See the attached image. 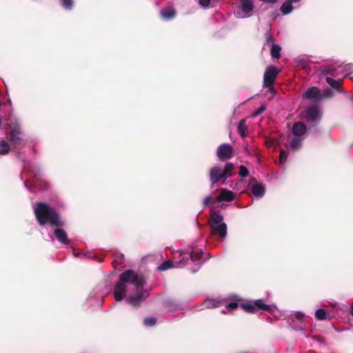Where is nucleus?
Returning a JSON list of instances; mask_svg holds the SVG:
<instances>
[{"label": "nucleus", "mask_w": 353, "mask_h": 353, "mask_svg": "<svg viewBox=\"0 0 353 353\" xmlns=\"http://www.w3.org/2000/svg\"><path fill=\"white\" fill-rule=\"evenodd\" d=\"M34 213L39 224L41 226L50 224L57 227L53 232L57 239L64 245H68L70 241L68 238L66 232L60 228L65 226V222L57 210L48 203L37 202L34 206Z\"/></svg>", "instance_id": "nucleus-1"}, {"label": "nucleus", "mask_w": 353, "mask_h": 353, "mask_svg": "<svg viewBox=\"0 0 353 353\" xmlns=\"http://www.w3.org/2000/svg\"><path fill=\"white\" fill-rule=\"evenodd\" d=\"M132 283L137 288H143L145 285V281L143 276H139L132 270H128L119 276V279L115 285L114 296L117 301L123 299L126 293V283Z\"/></svg>", "instance_id": "nucleus-2"}, {"label": "nucleus", "mask_w": 353, "mask_h": 353, "mask_svg": "<svg viewBox=\"0 0 353 353\" xmlns=\"http://www.w3.org/2000/svg\"><path fill=\"white\" fill-rule=\"evenodd\" d=\"M222 215L214 212L210 215V225L211 233L224 239L227 235V225L223 222Z\"/></svg>", "instance_id": "nucleus-3"}, {"label": "nucleus", "mask_w": 353, "mask_h": 353, "mask_svg": "<svg viewBox=\"0 0 353 353\" xmlns=\"http://www.w3.org/2000/svg\"><path fill=\"white\" fill-rule=\"evenodd\" d=\"M240 307L246 312L255 314L260 310L268 311L272 312L273 311L272 307L270 305L265 304L263 299H260L254 301H248L245 303H241Z\"/></svg>", "instance_id": "nucleus-4"}, {"label": "nucleus", "mask_w": 353, "mask_h": 353, "mask_svg": "<svg viewBox=\"0 0 353 353\" xmlns=\"http://www.w3.org/2000/svg\"><path fill=\"white\" fill-rule=\"evenodd\" d=\"M10 144L14 148H18L25 145V141L22 138V133L19 126H14L10 132Z\"/></svg>", "instance_id": "nucleus-5"}, {"label": "nucleus", "mask_w": 353, "mask_h": 353, "mask_svg": "<svg viewBox=\"0 0 353 353\" xmlns=\"http://www.w3.org/2000/svg\"><path fill=\"white\" fill-rule=\"evenodd\" d=\"M279 72L275 66L268 65L263 74V85H274Z\"/></svg>", "instance_id": "nucleus-6"}, {"label": "nucleus", "mask_w": 353, "mask_h": 353, "mask_svg": "<svg viewBox=\"0 0 353 353\" xmlns=\"http://www.w3.org/2000/svg\"><path fill=\"white\" fill-rule=\"evenodd\" d=\"M216 155L220 161H225L233 157L234 149L230 144H221L217 149Z\"/></svg>", "instance_id": "nucleus-7"}, {"label": "nucleus", "mask_w": 353, "mask_h": 353, "mask_svg": "<svg viewBox=\"0 0 353 353\" xmlns=\"http://www.w3.org/2000/svg\"><path fill=\"white\" fill-rule=\"evenodd\" d=\"M149 293L147 291L137 292L134 294L129 296L126 301L128 304L137 307L139 306L141 303L148 297Z\"/></svg>", "instance_id": "nucleus-8"}, {"label": "nucleus", "mask_w": 353, "mask_h": 353, "mask_svg": "<svg viewBox=\"0 0 353 353\" xmlns=\"http://www.w3.org/2000/svg\"><path fill=\"white\" fill-rule=\"evenodd\" d=\"M319 117L320 112L317 105H310L305 110V118L308 122H315Z\"/></svg>", "instance_id": "nucleus-9"}, {"label": "nucleus", "mask_w": 353, "mask_h": 353, "mask_svg": "<svg viewBox=\"0 0 353 353\" xmlns=\"http://www.w3.org/2000/svg\"><path fill=\"white\" fill-rule=\"evenodd\" d=\"M303 97L309 99L319 101L322 99L321 90L317 87L309 88L303 94Z\"/></svg>", "instance_id": "nucleus-10"}, {"label": "nucleus", "mask_w": 353, "mask_h": 353, "mask_svg": "<svg viewBox=\"0 0 353 353\" xmlns=\"http://www.w3.org/2000/svg\"><path fill=\"white\" fill-rule=\"evenodd\" d=\"M222 179H225L222 169L219 166H214L210 170V180L212 185L215 184Z\"/></svg>", "instance_id": "nucleus-11"}, {"label": "nucleus", "mask_w": 353, "mask_h": 353, "mask_svg": "<svg viewBox=\"0 0 353 353\" xmlns=\"http://www.w3.org/2000/svg\"><path fill=\"white\" fill-rule=\"evenodd\" d=\"M306 126L301 121L296 122L292 129V134L294 136L301 137L305 134L306 132Z\"/></svg>", "instance_id": "nucleus-12"}, {"label": "nucleus", "mask_w": 353, "mask_h": 353, "mask_svg": "<svg viewBox=\"0 0 353 353\" xmlns=\"http://www.w3.org/2000/svg\"><path fill=\"white\" fill-rule=\"evenodd\" d=\"M234 198V193L227 189H224L221 191L219 195L216 198L217 202L222 201H232Z\"/></svg>", "instance_id": "nucleus-13"}, {"label": "nucleus", "mask_w": 353, "mask_h": 353, "mask_svg": "<svg viewBox=\"0 0 353 353\" xmlns=\"http://www.w3.org/2000/svg\"><path fill=\"white\" fill-rule=\"evenodd\" d=\"M326 83L334 90H336L339 92H342V83L343 80H335L331 77H326L325 79Z\"/></svg>", "instance_id": "nucleus-14"}, {"label": "nucleus", "mask_w": 353, "mask_h": 353, "mask_svg": "<svg viewBox=\"0 0 353 353\" xmlns=\"http://www.w3.org/2000/svg\"><path fill=\"white\" fill-rule=\"evenodd\" d=\"M254 9L253 0H242L241 1V10L243 12L248 16H250L251 12Z\"/></svg>", "instance_id": "nucleus-15"}, {"label": "nucleus", "mask_w": 353, "mask_h": 353, "mask_svg": "<svg viewBox=\"0 0 353 353\" xmlns=\"http://www.w3.org/2000/svg\"><path fill=\"white\" fill-rule=\"evenodd\" d=\"M161 17L166 20L173 19L176 15V10L172 7H166L161 10Z\"/></svg>", "instance_id": "nucleus-16"}, {"label": "nucleus", "mask_w": 353, "mask_h": 353, "mask_svg": "<svg viewBox=\"0 0 353 353\" xmlns=\"http://www.w3.org/2000/svg\"><path fill=\"white\" fill-rule=\"evenodd\" d=\"M252 193L254 196L261 198L265 194V188L262 184H254L252 187Z\"/></svg>", "instance_id": "nucleus-17"}, {"label": "nucleus", "mask_w": 353, "mask_h": 353, "mask_svg": "<svg viewBox=\"0 0 353 353\" xmlns=\"http://www.w3.org/2000/svg\"><path fill=\"white\" fill-rule=\"evenodd\" d=\"M281 48L278 44H272L270 49V54L272 58L279 59L281 58Z\"/></svg>", "instance_id": "nucleus-18"}, {"label": "nucleus", "mask_w": 353, "mask_h": 353, "mask_svg": "<svg viewBox=\"0 0 353 353\" xmlns=\"http://www.w3.org/2000/svg\"><path fill=\"white\" fill-rule=\"evenodd\" d=\"M248 127L245 119H242L239 121L238 125V132L242 137H245L248 135L247 133Z\"/></svg>", "instance_id": "nucleus-19"}, {"label": "nucleus", "mask_w": 353, "mask_h": 353, "mask_svg": "<svg viewBox=\"0 0 353 353\" xmlns=\"http://www.w3.org/2000/svg\"><path fill=\"white\" fill-rule=\"evenodd\" d=\"M234 168V164L229 162L225 165L223 170H222L225 179L232 176V171Z\"/></svg>", "instance_id": "nucleus-20"}, {"label": "nucleus", "mask_w": 353, "mask_h": 353, "mask_svg": "<svg viewBox=\"0 0 353 353\" xmlns=\"http://www.w3.org/2000/svg\"><path fill=\"white\" fill-rule=\"evenodd\" d=\"M203 252L201 249L194 248L190 253V256L192 261H196L201 259Z\"/></svg>", "instance_id": "nucleus-21"}, {"label": "nucleus", "mask_w": 353, "mask_h": 353, "mask_svg": "<svg viewBox=\"0 0 353 353\" xmlns=\"http://www.w3.org/2000/svg\"><path fill=\"white\" fill-rule=\"evenodd\" d=\"M10 146L6 140L0 141V155L7 154L10 151Z\"/></svg>", "instance_id": "nucleus-22"}, {"label": "nucleus", "mask_w": 353, "mask_h": 353, "mask_svg": "<svg viewBox=\"0 0 353 353\" xmlns=\"http://www.w3.org/2000/svg\"><path fill=\"white\" fill-rule=\"evenodd\" d=\"M320 71L323 74L325 75H334V72L336 71V68L334 66L329 65V66H321L320 68Z\"/></svg>", "instance_id": "nucleus-23"}, {"label": "nucleus", "mask_w": 353, "mask_h": 353, "mask_svg": "<svg viewBox=\"0 0 353 353\" xmlns=\"http://www.w3.org/2000/svg\"><path fill=\"white\" fill-rule=\"evenodd\" d=\"M292 3L287 0L281 5L280 10L283 14H288L292 10Z\"/></svg>", "instance_id": "nucleus-24"}, {"label": "nucleus", "mask_w": 353, "mask_h": 353, "mask_svg": "<svg viewBox=\"0 0 353 353\" xmlns=\"http://www.w3.org/2000/svg\"><path fill=\"white\" fill-rule=\"evenodd\" d=\"M315 317L318 320L323 321L327 319V314L324 309L321 308L315 312Z\"/></svg>", "instance_id": "nucleus-25"}, {"label": "nucleus", "mask_w": 353, "mask_h": 353, "mask_svg": "<svg viewBox=\"0 0 353 353\" xmlns=\"http://www.w3.org/2000/svg\"><path fill=\"white\" fill-rule=\"evenodd\" d=\"M173 267V263L172 261L168 260L163 263H162L160 265L158 266L157 270L159 271H165L168 270Z\"/></svg>", "instance_id": "nucleus-26"}, {"label": "nucleus", "mask_w": 353, "mask_h": 353, "mask_svg": "<svg viewBox=\"0 0 353 353\" xmlns=\"http://www.w3.org/2000/svg\"><path fill=\"white\" fill-rule=\"evenodd\" d=\"M302 147V142L297 139H293L290 143V148L292 150L296 151Z\"/></svg>", "instance_id": "nucleus-27"}, {"label": "nucleus", "mask_w": 353, "mask_h": 353, "mask_svg": "<svg viewBox=\"0 0 353 353\" xmlns=\"http://www.w3.org/2000/svg\"><path fill=\"white\" fill-rule=\"evenodd\" d=\"M61 5L68 10H72L73 7V0H60Z\"/></svg>", "instance_id": "nucleus-28"}, {"label": "nucleus", "mask_w": 353, "mask_h": 353, "mask_svg": "<svg viewBox=\"0 0 353 353\" xmlns=\"http://www.w3.org/2000/svg\"><path fill=\"white\" fill-rule=\"evenodd\" d=\"M321 94H322V99H325V98L332 97L334 94V92L331 89L326 88L323 90V92H321Z\"/></svg>", "instance_id": "nucleus-29"}, {"label": "nucleus", "mask_w": 353, "mask_h": 353, "mask_svg": "<svg viewBox=\"0 0 353 353\" xmlns=\"http://www.w3.org/2000/svg\"><path fill=\"white\" fill-rule=\"evenodd\" d=\"M157 323V319L154 317H147L144 320V324L147 326H153Z\"/></svg>", "instance_id": "nucleus-30"}, {"label": "nucleus", "mask_w": 353, "mask_h": 353, "mask_svg": "<svg viewBox=\"0 0 353 353\" xmlns=\"http://www.w3.org/2000/svg\"><path fill=\"white\" fill-rule=\"evenodd\" d=\"M116 258L117 259L112 261V264L114 266L120 265L124 262V256L123 254H119Z\"/></svg>", "instance_id": "nucleus-31"}, {"label": "nucleus", "mask_w": 353, "mask_h": 353, "mask_svg": "<svg viewBox=\"0 0 353 353\" xmlns=\"http://www.w3.org/2000/svg\"><path fill=\"white\" fill-rule=\"evenodd\" d=\"M239 169V176L242 177H247L249 175V171L244 165H240Z\"/></svg>", "instance_id": "nucleus-32"}, {"label": "nucleus", "mask_w": 353, "mask_h": 353, "mask_svg": "<svg viewBox=\"0 0 353 353\" xmlns=\"http://www.w3.org/2000/svg\"><path fill=\"white\" fill-rule=\"evenodd\" d=\"M266 109V105L263 104L261 105L254 112H253V117H257L261 114Z\"/></svg>", "instance_id": "nucleus-33"}, {"label": "nucleus", "mask_w": 353, "mask_h": 353, "mask_svg": "<svg viewBox=\"0 0 353 353\" xmlns=\"http://www.w3.org/2000/svg\"><path fill=\"white\" fill-rule=\"evenodd\" d=\"M288 151H285L283 150H281V152H280V161L281 163H284L287 158H288Z\"/></svg>", "instance_id": "nucleus-34"}, {"label": "nucleus", "mask_w": 353, "mask_h": 353, "mask_svg": "<svg viewBox=\"0 0 353 353\" xmlns=\"http://www.w3.org/2000/svg\"><path fill=\"white\" fill-rule=\"evenodd\" d=\"M239 307V304L236 302H230L226 305L228 309L234 310Z\"/></svg>", "instance_id": "nucleus-35"}, {"label": "nucleus", "mask_w": 353, "mask_h": 353, "mask_svg": "<svg viewBox=\"0 0 353 353\" xmlns=\"http://www.w3.org/2000/svg\"><path fill=\"white\" fill-rule=\"evenodd\" d=\"M212 201V197L210 196H208L204 199L203 201V206L205 208L207 205H208Z\"/></svg>", "instance_id": "nucleus-36"}, {"label": "nucleus", "mask_w": 353, "mask_h": 353, "mask_svg": "<svg viewBox=\"0 0 353 353\" xmlns=\"http://www.w3.org/2000/svg\"><path fill=\"white\" fill-rule=\"evenodd\" d=\"M211 0H199V3L203 7H208L210 3Z\"/></svg>", "instance_id": "nucleus-37"}, {"label": "nucleus", "mask_w": 353, "mask_h": 353, "mask_svg": "<svg viewBox=\"0 0 353 353\" xmlns=\"http://www.w3.org/2000/svg\"><path fill=\"white\" fill-rule=\"evenodd\" d=\"M265 37L267 43H268V42H273L274 41V39L272 37V36H271L269 33H266L265 34Z\"/></svg>", "instance_id": "nucleus-38"}, {"label": "nucleus", "mask_w": 353, "mask_h": 353, "mask_svg": "<svg viewBox=\"0 0 353 353\" xmlns=\"http://www.w3.org/2000/svg\"><path fill=\"white\" fill-rule=\"evenodd\" d=\"M264 88H268L269 89V91L275 94V89L274 88V85H263Z\"/></svg>", "instance_id": "nucleus-39"}, {"label": "nucleus", "mask_w": 353, "mask_h": 353, "mask_svg": "<svg viewBox=\"0 0 353 353\" xmlns=\"http://www.w3.org/2000/svg\"><path fill=\"white\" fill-rule=\"evenodd\" d=\"M264 2L265 3H275L277 0H263Z\"/></svg>", "instance_id": "nucleus-40"}, {"label": "nucleus", "mask_w": 353, "mask_h": 353, "mask_svg": "<svg viewBox=\"0 0 353 353\" xmlns=\"http://www.w3.org/2000/svg\"><path fill=\"white\" fill-rule=\"evenodd\" d=\"M350 314L353 316V303L350 305Z\"/></svg>", "instance_id": "nucleus-41"}, {"label": "nucleus", "mask_w": 353, "mask_h": 353, "mask_svg": "<svg viewBox=\"0 0 353 353\" xmlns=\"http://www.w3.org/2000/svg\"><path fill=\"white\" fill-rule=\"evenodd\" d=\"M296 316L298 319H301L303 316V315L300 314H298Z\"/></svg>", "instance_id": "nucleus-42"}, {"label": "nucleus", "mask_w": 353, "mask_h": 353, "mask_svg": "<svg viewBox=\"0 0 353 353\" xmlns=\"http://www.w3.org/2000/svg\"><path fill=\"white\" fill-rule=\"evenodd\" d=\"M212 307H217V306H218V305H217V304H215V303H214L212 304Z\"/></svg>", "instance_id": "nucleus-43"}, {"label": "nucleus", "mask_w": 353, "mask_h": 353, "mask_svg": "<svg viewBox=\"0 0 353 353\" xmlns=\"http://www.w3.org/2000/svg\"><path fill=\"white\" fill-rule=\"evenodd\" d=\"M252 181H256V179L254 178L251 179Z\"/></svg>", "instance_id": "nucleus-44"}, {"label": "nucleus", "mask_w": 353, "mask_h": 353, "mask_svg": "<svg viewBox=\"0 0 353 353\" xmlns=\"http://www.w3.org/2000/svg\"><path fill=\"white\" fill-rule=\"evenodd\" d=\"M184 260H185L184 258H183V259L180 261V263L184 262Z\"/></svg>", "instance_id": "nucleus-45"}, {"label": "nucleus", "mask_w": 353, "mask_h": 353, "mask_svg": "<svg viewBox=\"0 0 353 353\" xmlns=\"http://www.w3.org/2000/svg\"><path fill=\"white\" fill-rule=\"evenodd\" d=\"M211 303V301H209V302H208V303H207V304H208V305H207V307H210V305H209V303Z\"/></svg>", "instance_id": "nucleus-46"}]
</instances>
